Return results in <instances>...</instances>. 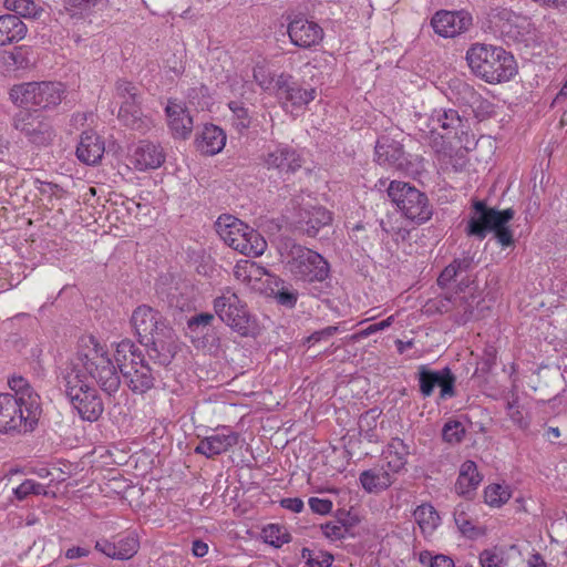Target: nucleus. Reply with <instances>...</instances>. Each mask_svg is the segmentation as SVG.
I'll use <instances>...</instances> for the list:
<instances>
[{"label": "nucleus", "instance_id": "f257e3e1", "mask_svg": "<svg viewBox=\"0 0 567 567\" xmlns=\"http://www.w3.org/2000/svg\"><path fill=\"white\" fill-rule=\"evenodd\" d=\"M430 131L423 136L442 165L460 172L466 164V153L474 145L468 134V121L453 109L434 110L429 120Z\"/></svg>", "mask_w": 567, "mask_h": 567}, {"label": "nucleus", "instance_id": "f03ea898", "mask_svg": "<svg viewBox=\"0 0 567 567\" xmlns=\"http://www.w3.org/2000/svg\"><path fill=\"white\" fill-rule=\"evenodd\" d=\"M8 385L12 392L0 393V433H32L42 414L40 395L22 375L10 377Z\"/></svg>", "mask_w": 567, "mask_h": 567}, {"label": "nucleus", "instance_id": "7ed1b4c3", "mask_svg": "<svg viewBox=\"0 0 567 567\" xmlns=\"http://www.w3.org/2000/svg\"><path fill=\"white\" fill-rule=\"evenodd\" d=\"M131 324L148 359L159 367L168 365L178 347L175 331L161 311L140 305L132 312Z\"/></svg>", "mask_w": 567, "mask_h": 567}, {"label": "nucleus", "instance_id": "20e7f679", "mask_svg": "<svg viewBox=\"0 0 567 567\" xmlns=\"http://www.w3.org/2000/svg\"><path fill=\"white\" fill-rule=\"evenodd\" d=\"M82 369L85 375L95 380L101 390L107 395L115 394L121 385V371L117 370L107 350L93 336L79 339L74 357L66 360Z\"/></svg>", "mask_w": 567, "mask_h": 567}, {"label": "nucleus", "instance_id": "39448f33", "mask_svg": "<svg viewBox=\"0 0 567 567\" xmlns=\"http://www.w3.org/2000/svg\"><path fill=\"white\" fill-rule=\"evenodd\" d=\"M56 382L83 421L95 422L101 417L104 411L103 401L97 390L86 382V375L82 369L65 361L59 367Z\"/></svg>", "mask_w": 567, "mask_h": 567}, {"label": "nucleus", "instance_id": "423d86ee", "mask_svg": "<svg viewBox=\"0 0 567 567\" xmlns=\"http://www.w3.org/2000/svg\"><path fill=\"white\" fill-rule=\"evenodd\" d=\"M471 71L489 84L511 81L518 72L514 55L502 47L474 43L466 52Z\"/></svg>", "mask_w": 567, "mask_h": 567}, {"label": "nucleus", "instance_id": "0eeeda50", "mask_svg": "<svg viewBox=\"0 0 567 567\" xmlns=\"http://www.w3.org/2000/svg\"><path fill=\"white\" fill-rule=\"evenodd\" d=\"M114 358L133 393L144 394L154 388V371L143 351L131 339L117 343Z\"/></svg>", "mask_w": 567, "mask_h": 567}, {"label": "nucleus", "instance_id": "6e6552de", "mask_svg": "<svg viewBox=\"0 0 567 567\" xmlns=\"http://www.w3.org/2000/svg\"><path fill=\"white\" fill-rule=\"evenodd\" d=\"M215 227L224 243L243 255L258 257L267 249V241L256 229L231 215L219 216Z\"/></svg>", "mask_w": 567, "mask_h": 567}, {"label": "nucleus", "instance_id": "1a4fd4ad", "mask_svg": "<svg viewBox=\"0 0 567 567\" xmlns=\"http://www.w3.org/2000/svg\"><path fill=\"white\" fill-rule=\"evenodd\" d=\"M391 202L409 220L421 225L431 219L433 206L427 195L406 182L392 181L386 189Z\"/></svg>", "mask_w": 567, "mask_h": 567}, {"label": "nucleus", "instance_id": "9d476101", "mask_svg": "<svg viewBox=\"0 0 567 567\" xmlns=\"http://www.w3.org/2000/svg\"><path fill=\"white\" fill-rule=\"evenodd\" d=\"M286 268L305 282H322L330 275V265L322 255L296 243L287 251Z\"/></svg>", "mask_w": 567, "mask_h": 567}, {"label": "nucleus", "instance_id": "9b49d317", "mask_svg": "<svg viewBox=\"0 0 567 567\" xmlns=\"http://www.w3.org/2000/svg\"><path fill=\"white\" fill-rule=\"evenodd\" d=\"M214 311L219 320L243 337L254 333L255 319L250 315L247 303L236 292L226 289L214 299Z\"/></svg>", "mask_w": 567, "mask_h": 567}, {"label": "nucleus", "instance_id": "f8f14e48", "mask_svg": "<svg viewBox=\"0 0 567 567\" xmlns=\"http://www.w3.org/2000/svg\"><path fill=\"white\" fill-rule=\"evenodd\" d=\"M63 93V85L59 82H28L13 85L10 99L19 106H38L45 110L59 105Z\"/></svg>", "mask_w": 567, "mask_h": 567}, {"label": "nucleus", "instance_id": "ddd939ff", "mask_svg": "<svg viewBox=\"0 0 567 567\" xmlns=\"http://www.w3.org/2000/svg\"><path fill=\"white\" fill-rule=\"evenodd\" d=\"M115 96L120 99L117 118L134 131L145 133L151 127V120L145 116L140 107V93L136 85L126 80H118L115 84Z\"/></svg>", "mask_w": 567, "mask_h": 567}, {"label": "nucleus", "instance_id": "4468645a", "mask_svg": "<svg viewBox=\"0 0 567 567\" xmlns=\"http://www.w3.org/2000/svg\"><path fill=\"white\" fill-rule=\"evenodd\" d=\"M515 215L513 208L498 210L488 207L483 200L473 203V212L467 220L465 234L468 237H475L478 240L486 238L488 233H493L495 228L508 224Z\"/></svg>", "mask_w": 567, "mask_h": 567}, {"label": "nucleus", "instance_id": "2eb2a0df", "mask_svg": "<svg viewBox=\"0 0 567 567\" xmlns=\"http://www.w3.org/2000/svg\"><path fill=\"white\" fill-rule=\"evenodd\" d=\"M236 270L237 277L241 276L240 270L241 267H237ZM247 268H249V274L244 277V279L250 278L251 275H262L267 276L264 282V291L267 297L272 298L275 302L284 307L286 309H292L296 307L299 299V291L293 287V285L277 275H271L266 271L264 267L256 266L255 262H246V266L243 267L244 271L247 272Z\"/></svg>", "mask_w": 567, "mask_h": 567}, {"label": "nucleus", "instance_id": "dca6fc26", "mask_svg": "<svg viewBox=\"0 0 567 567\" xmlns=\"http://www.w3.org/2000/svg\"><path fill=\"white\" fill-rule=\"evenodd\" d=\"M416 379L423 398H430L435 388L440 389V399L446 400L456 395V377L449 367L441 370H432L426 364L417 368Z\"/></svg>", "mask_w": 567, "mask_h": 567}, {"label": "nucleus", "instance_id": "f3484780", "mask_svg": "<svg viewBox=\"0 0 567 567\" xmlns=\"http://www.w3.org/2000/svg\"><path fill=\"white\" fill-rule=\"evenodd\" d=\"M374 161L383 167L403 173H412L414 165L411 155L404 151L403 145L389 137L381 136L374 146Z\"/></svg>", "mask_w": 567, "mask_h": 567}, {"label": "nucleus", "instance_id": "a211bd4d", "mask_svg": "<svg viewBox=\"0 0 567 567\" xmlns=\"http://www.w3.org/2000/svg\"><path fill=\"white\" fill-rule=\"evenodd\" d=\"M14 127L31 143L42 146L52 141V125L38 112L20 111L14 117Z\"/></svg>", "mask_w": 567, "mask_h": 567}, {"label": "nucleus", "instance_id": "6ab92c4d", "mask_svg": "<svg viewBox=\"0 0 567 567\" xmlns=\"http://www.w3.org/2000/svg\"><path fill=\"white\" fill-rule=\"evenodd\" d=\"M332 214L322 206L302 207L291 221L295 231L315 238L321 228L329 226Z\"/></svg>", "mask_w": 567, "mask_h": 567}, {"label": "nucleus", "instance_id": "aec40b11", "mask_svg": "<svg viewBox=\"0 0 567 567\" xmlns=\"http://www.w3.org/2000/svg\"><path fill=\"white\" fill-rule=\"evenodd\" d=\"M215 320V315L209 312L196 313L188 318L187 331L196 347L205 348L218 344L219 338L214 326Z\"/></svg>", "mask_w": 567, "mask_h": 567}, {"label": "nucleus", "instance_id": "412c9836", "mask_svg": "<svg viewBox=\"0 0 567 567\" xmlns=\"http://www.w3.org/2000/svg\"><path fill=\"white\" fill-rule=\"evenodd\" d=\"M431 24L436 34L443 38H454L468 30L472 25V17L464 11L442 10L433 16Z\"/></svg>", "mask_w": 567, "mask_h": 567}, {"label": "nucleus", "instance_id": "4be33fe9", "mask_svg": "<svg viewBox=\"0 0 567 567\" xmlns=\"http://www.w3.org/2000/svg\"><path fill=\"white\" fill-rule=\"evenodd\" d=\"M291 42L299 48L308 49L319 44L323 39L322 28L315 21L296 17L288 25Z\"/></svg>", "mask_w": 567, "mask_h": 567}, {"label": "nucleus", "instance_id": "5701e85b", "mask_svg": "<svg viewBox=\"0 0 567 567\" xmlns=\"http://www.w3.org/2000/svg\"><path fill=\"white\" fill-rule=\"evenodd\" d=\"M264 163L268 169L293 174L301 168L303 159L292 147L278 146L265 155Z\"/></svg>", "mask_w": 567, "mask_h": 567}, {"label": "nucleus", "instance_id": "b1692460", "mask_svg": "<svg viewBox=\"0 0 567 567\" xmlns=\"http://www.w3.org/2000/svg\"><path fill=\"white\" fill-rule=\"evenodd\" d=\"M164 162L163 147L150 141H141L131 156V163L141 172L158 168Z\"/></svg>", "mask_w": 567, "mask_h": 567}, {"label": "nucleus", "instance_id": "393cba45", "mask_svg": "<svg viewBox=\"0 0 567 567\" xmlns=\"http://www.w3.org/2000/svg\"><path fill=\"white\" fill-rule=\"evenodd\" d=\"M168 126L176 138L186 140L193 131V117L181 103L168 101L165 109Z\"/></svg>", "mask_w": 567, "mask_h": 567}, {"label": "nucleus", "instance_id": "a878e982", "mask_svg": "<svg viewBox=\"0 0 567 567\" xmlns=\"http://www.w3.org/2000/svg\"><path fill=\"white\" fill-rule=\"evenodd\" d=\"M238 434L233 431H228V433H216L200 440L195 447V453L213 458L229 451L238 443Z\"/></svg>", "mask_w": 567, "mask_h": 567}, {"label": "nucleus", "instance_id": "bb28decb", "mask_svg": "<svg viewBox=\"0 0 567 567\" xmlns=\"http://www.w3.org/2000/svg\"><path fill=\"white\" fill-rule=\"evenodd\" d=\"M104 141L93 131L83 132L76 147V156L86 165L97 164L104 154Z\"/></svg>", "mask_w": 567, "mask_h": 567}, {"label": "nucleus", "instance_id": "cd10ccee", "mask_svg": "<svg viewBox=\"0 0 567 567\" xmlns=\"http://www.w3.org/2000/svg\"><path fill=\"white\" fill-rule=\"evenodd\" d=\"M226 140V133L223 128L214 124H206L196 137L195 143L202 154L213 156L223 151Z\"/></svg>", "mask_w": 567, "mask_h": 567}, {"label": "nucleus", "instance_id": "c85d7f7f", "mask_svg": "<svg viewBox=\"0 0 567 567\" xmlns=\"http://www.w3.org/2000/svg\"><path fill=\"white\" fill-rule=\"evenodd\" d=\"M409 454V446L404 441L399 437H393L383 452L384 464L382 466H384L391 475L396 474L405 468Z\"/></svg>", "mask_w": 567, "mask_h": 567}, {"label": "nucleus", "instance_id": "c756f323", "mask_svg": "<svg viewBox=\"0 0 567 567\" xmlns=\"http://www.w3.org/2000/svg\"><path fill=\"white\" fill-rule=\"evenodd\" d=\"M27 25L19 16H0V45L22 40L27 34Z\"/></svg>", "mask_w": 567, "mask_h": 567}, {"label": "nucleus", "instance_id": "7c9ffc66", "mask_svg": "<svg viewBox=\"0 0 567 567\" xmlns=\"http://www.w3.org/2000/svg\"><path fill=\"white\" fill-rule=\"evenodd\" d=\"M362 488L368 493H379L386 489L393 483L390 472L381 466L363 471L359 476Z\"/></svg>", "mask_w": 567, "mask_h": 567}, {"label": "nucleus", "instance_id": "2f4dec72", "mask_svg": "<svg viewBox=\"0 0 567 567\" xmlns=\"http://www.w3.org/2000/svg\"><path fill=\"white\" fill-rule=\"evenodd\" d=\"M499 19L503 21L501 28L502 34L509 41L520 42L524 40L526 34V25H528L526 19L516 16L509 10H502L498 13Z\"/></svg>", "mask_w": 567, "mask_h": 567}, {"label": "nucleus", "instance_id": "473e14b6", "mask_svg": "<svg viewBox=\"0 0 567 567\" xmlns=\"http://www.w3.org/2000/svg\"><path fill=\"white\" fill-rule=\"evenodd\" d=\"M31 62L28 52L21 47L14 48L11 52L0 54V73L4 76L23 71L30 66Z\"/></svg>", "mask_w": 567, "mask_h": 567}, {"label": "nucleus", "instance_id": "72a5a7b5", "mask_svg": "<svg viewBox=\"0 0 567 567\" xmlns=\"http://www.w3.org/2000/svg\"><path fill=\"white\" fill-rule=\"evenodd\" d=\"M481 482V476L477 472V466L473 461H466L461 466V472L457 477L455 488L462 494L466 495L475 489Z\"/></svg>", "mask_w": 567, "mask_h": 567}, {"label": "nucleus", "instance_id": "f704fd0d", "mask_svg": "<svg viewBox=\"0 0 567 567\" xmlns=\"http://www.w3.org/2000/svg\"><path fill=\"white\" fill-rule=\"evenodd\" d=\"M414 519L422 532H433L440 524V516L436 509L430 504L417 506L413 513Z\"/></svg>", "mask_w": 567, "mask_h": 567}, {"label": "nucleus", "instance_id": "c9c22d12", "mask_svg": "<svg viewBox=\"0 0 567 567\" xmlns=\"http://www.w3.org/2000/svg\"><path fill=\"white\" fill-rule=\"evenodd\" d=\"M4 7L16 12L20 18L38 19L43 12L42 7L37 4L33 0H6Z\"/></svg>", "mask_w": 567, "mask_h": 567}, {"label": "nucleus", "instance_id": "e433bc0d", "mask_svg": "<svg viewBox=\"0 0 567 567\" xmlns=\"http://www.w3.org/2000/svg\"><path fill=\"white\" fill-rule=\"evenodd\" d=\"M116 559L127 560L132 558L140 548V542L135 534L130 533L114 540Z\"/></svg>", "mask_w": 567, "mask_h": 567}, {"label": "nucleus", "instance_id": "4c0bfd02", "mask_svg": "<svg viewBox=\"0 0 567 567\" xmlns=\"http://www.w3.org/2000/svg\"><path fill=\"white\" fill-rule=\"evenodd\" d=\"M228 107L233 113L231 123L236 131L239 133L247 131L251 124L249 110L240 101H230Z\"/></svg>", "mask_w": 567, "mask_h": 567}, {"label": "nucleus", "instance_id": "58836bf2", "mask_svg": "<svg viewBox=\"0 0 567 567\" xmlns=\"http://www.w3.org/2000/svg\"><path fill=\"white\" fill-rule=\"evenodd\" d=\"M261 534L265 543L275 548H280L282 545L288 544L291 540V535L287 529L277 524H269L265 526Z\"/></svg>", "mask_w": 567, "mask_h": 567}, {"label": "nucleus", "instance_id": "ea45409f", "mask_svg": "<svg viewBox=\"0 0 567 567\" xmlns=\"http://www.w3.org/2000/svg\"><path fill=\"white\" fill-rule=\"evenodd\" d=\"M301 558L308 567H331L333 555L326 550H312L307 547L301 549Z\"/></svg>", "mask_w": 567, "mask_h": 567}, {"label": "nucleus", "instance_id": "a19ab883", "mask_svg": "<svg viewBox=\"0 0 567 567\" xmlns=\"http://www.w3.org/2000/svg\"><path fill=\"white\" fill-rule=\"evenodd\" d=\"M316 89H302L297 82L290 87L282 99L290 102L293 106H302L315 100Z\"/></svg>", "mask_w": 567, "mask_h": 567}, {"label": "nucleus", "instance_id": "79ce46f5", "mask_svg": "<svg viewBox=\"0 0 567 567\" xmlns=\"http://www.w3.org/2000/svg\"><path fill=\"white\" fill-rule=\"evenodd\" d=\"M511 497V493L506 487L499 484L488 485L484 491L485 503L489 506L499 507Z\"/></svg>", "mask_w": 567, "mask_h": 567}, {"label": "nucleus", "instance_id": "37998d69", "mask_svg": "<svg viewBox=\"0 0 567 567\" xmlns=\"http://www.w3.org/2000/svg\"><path fill=\"white\" fill-rule=\"evenodd\" d=\"M465 435V427L460 421H449L442 430V437L450 444L461 443Z\"/></svg>", "mask_w": 567, "mask_h": 567}, {"label": "nucleus", "instance_id": "c03bdc74", "mask_svg": "<svg viewBox=\"0 0 567 567\" xmlns=\"http://www.w3.org/2000/svg\"><path fill=\"white\" fill-rule=\"evenodd\" d=\"M104 1L105 0H64L63 9L71 17H75L90 11Z\"/></svg>", "mask_w": 567, "mask_h": 567}, {"label": "nucleus", "instance_id": "a18cd8bd", "mask_svg": "<svg viewBox=\"0 0 567 567\" xmlns=\"http://www.w3.org/2000/svg\"><path fill=\"white\" fill-rule=\"evenodd\" d=\"M454 520L460 532L468 538H477L482 535V532L476 527L467 517L464 511H455Z\"/></svg>", "mask_w": 567, "mask_h": 567}, {"label": "nucleus", "instance_id": "49530a36", "mask_svg": "<svg viewBox=\"0 0 567 567\" xmlns=\"http://www.w3.org/2000/svg\"><path fill=\"white\" fill-rule=\"evenodd\" d=\"M504 551L496 547L491 549H484L480 554V564L482 567H503L504 564Z\"/></svg>", "mask_w": 567, "mask_h": 567}, {"label": "nucleus", "instance_id": "de8ad7c7", "mask_svg": "<svg viewBox=\"0 0 567 567\" xmlns=\"http://www.w3.org/2000/svg\"><path fill=\"white\" fill-rule=\"evenodd\" d=\"M507 415L511 421L519 429L526 430L529 426V421L523 415L518 405V398L514 396L513 400L506 403Z\"/></svg>", "mask_w": 567, "mask_h": 567}, {"label": "nucleus", "instance_id": "09e8293b", "mask_svg": "<svg viewBox=\"0 0 567 567\" xmlns=\"http://www.w3.org/2000/svg\"><path fill=\"white\" fill-rule=\"evenodd\" d=\"M254 79L264 91L270 90L275 82V75L269 68L259 63L254 68Z\"/></svg>", "mask_w": 567, "mask_h": 567}, {"label": "nucleus", "instance_id": "8fccbe9b", "mask_svg": "<svg viewBox=\"0 0 567 567\" xmlns=\"http://www.w3.org/2000/svg\"><path fill=\"white\" fill-rule=\"evenodd\" d=\"M322 534L331 540L344 539L350 535L344 527L340 526L337 522H328L321 525Z\"/></svg>", "mask_w": 567, "mask_h": 567}, {"label": "nucleus", "instance_id": "3c124183", "mask_svg": "<svg viewBox=\"0 0 567 567\" xmlns=\"http://www.w3.org/2000/svg\"><path fill=\"white\" fill-rule=\"evenodd\" d=\"M373 410L365 412L359 420L360 432L364 433V437L370 442L373 441L374 436L372 433V429L375 426V415H373Z\"/></svg>", "mask_w": 567, "mask_h": 567}, {"label": "nucleus", "instance_id": "603ef678", "mask_svg": "<svg viewBox=\"0 0 567 567\" xmlns=\"http://www.w3.org/2000/svg\"><path fill=\"white\" fill-rule=\"evenodd\" d=\"M493 234L495 239L502 247H509L513 246L515 243L513 230L507 224H504L503 226L495 228Z\"/></svg>", "mask_w": 567, "mask_h": 567}, {"label": "nucleus", "instance_id": "864d4df0", "mask_svg": "<svg viewBox=\"0 0 567 567\" xmlns=\"http://www.w3.org/2000/svg\"><path fill=\"white\" fill-rule=\"evenodd\" d=\"M336 518H337V523L344 527L346 530L350 534H351V529L358 525L359 523V518L355 516V515H352L350 512L348 511H344V509H339L337 513H336Z\"/></svg>", "mask_w": 567, "mask_h": 567}, {"label": "nucleus", "instance_id": "5fc2aeb1", "mask_svg": "<svg viewBox=\"0 0 567 567\" xmlns=\"http://www.w3.org/2000/svg\"><path fill=\"white\" fill-rule=\"evenodd\" d=\"M308 504L310 509L319 515L329 514L332 509V502L328 498L310 497Z\"/></svg>", "mask_w": 567, "mask_h": 567}, {"label": "nucleus", "instance_id": "6e6d98bb", "mask_svg": "<svg viewBox=\"0 0 567 567\" xmlns=\"http://www.w3.org/2000/svg\"><path fill=\"white\" fill-rule=\"evenodd\" d=\"M295 83L296 82L292 80L290 74L281 73L275 80L272 86L277 89V95L282 99L287 91H289Z\"/></svg>", "mask_w": 567, "mask_h": 567}, {"label": "nucleus", "instance_id": "4d7b16f0", "mask_svg": "<svg viewBox=\"0 0 567 567\" xmlns=\"http://www.w3.org/2000/svg\"><path fill=\"white\" fill-rule=\"evenodd\" d=\"M457 275L458 274L455 270L454 266H452V264H450L440 274V276L437 278V285L441 288H445L457 277Z\"/></svg>", "mask_w": 567, "mask_h": 567}, {"label": "nucleus", "instance_id": "13d9d810", "mask_svg": "<svg viewBox=\"0 0 567 567\" xmlns=\"http://www.w3.org/2000/svg\"><path fill=\"white\" fill-rule=\"evenodd\" d=\"M95 549L112 559H116L114 542L102 538L95 542Z\"/></svg>", "mask_w": 567, "mask_h": 567}, {"label": "nucleus", "instance_id": "bf43d9fd", "mask_svg": "<svg viewBox=\"0 0 567 567\" xmlns=\"http://www.w3.org/2000/svg\"><path fill=\"white\" fill-rule=\"evenodd\" d=\"M337 331H338V327L329 326L319 331H315L313 333H311L308 337L307 341L308 342H318L320 340L328 339V338L332 337L333 334L337 333Z\"/></svg>", "mask_w": 567, "mask_h": 567}, {"label": "nucleus", "instance_id": "052dcab7", "mask_svg": "<svg viewBox=\"0 0 567 567\" xmlns=\"http://www.w3.org/2000/svg\"><path fill=\"white\" fill-rule=\"evenodd\" d=\"M280 505L285 509H288L292 513H300V512H302V509L305 507L302 499L299 497L282 498L280 501Z\"/></svg>", "mask_w": 567, "mask_h": 567}, {"label": "nucleus", "instance_id": "680f3d73", "mask_svg": "<svg viewBox=\"0 0 567 567\" xmlns=\"http://www.w3.org/2000/svg\"><path fill=\"white\" fill-rule=\"evenodd\" d=\"M33 486H34V481L25 480L17 488L13 489V493L19 501H23L29 495L32 494Z\"/></svg>", "mask_w": 567, "mask_h": 567}, {"label": "nucleus", "instance_id": "e2e57ef3", "mask_svg": "<svg viewBox=\"0 0 567 567\" xmlns=\"http://www.w3.org/2000/svg\"><path fill=\"white\" fill-rule=\"evenodd\" d=\"M457 274L468 271L473 268L474 259L472 256L467 255L462 258L454 259L452 262Z\"/></svg>", "mask_w": 567, "mask_h": 567}, {"label": "nucleus", "instance_id": "0e129e2a", "mask_svg": "<svg viewBox=\"0 0 567 567\" xmlns=\"http://www.w3.org/2000/svg\"><path fill=\"white\" fill-rule=\"evenodd\" d=\"M431 567H455V565L450 556L439 554L434 556V561Z\"/></svg>", "mask_w": 567, "mask_h": 567}, {"label": "nucleus", "instance_id": "69168bd1", "mask_svg": "<svg viewBox=\"0 0 567 567\" xmlns=\"http://www.w3.org/2000/svg\"><path fill=\"white\" fill-rule=\"evenodd\" d=\"M90 554V550L83 547L74 546L69 548L65 551V557L68 559H76L81 557H86Z\"/></svg>", "mask_w": 567, "mask_h": 567}, {"label": "nucleus", "instance_id": "338daca9", "mask_svg": "<svg viewBox=\"0 0 567 567\" xmlns=\"http://www.w3.org/2000/svg\"><path fill=\"white\" fill-rule=\"evenodd\" d=\"M192 551L196 557H204L208 553V545L200 539H196L193 542Z\"/></svg>", "mask_w": 567, "mask_h": 567}, {"label": "nucleus", "instance_id": "774afa93", "mask_svg": "<svg viewBox=\"0 0 567 567\" xmlns=\"http://www.w3.org/2000/svg\"><path fill=\"white\" fill-rule=\"evenodd\" d=\"M527 563L528 567H547V564L539 553L533 554Z\"/></svg>", "mask_w": 567, "mask_h": 567}]
</instances>
